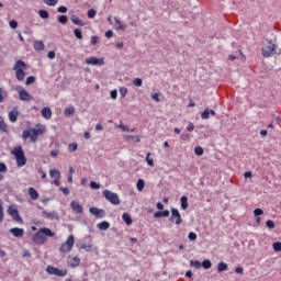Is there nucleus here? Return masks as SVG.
<instances>
[{
    "label": "nucleus",
    "mask_w": 281,
    "mask_h": 281,
    "mask_svg": "<svg viewBox=\"0 0 281 281\" xmlns=\"http://www.w3.org/2000/svg\"><path fill=\"white\" fill-rule=\"evenodd\" d=\"M43 134H45V125L37 124L30 131L24 130L22 132V139L24 142H27V138L30 137L31 142L36 143V142H38V137H41V135H43Z\"/></svg>",
    "instance_id": "nucleus-1"
},
{
    "label": "nucleus",
    "mask_w": 281,
    "mask_h": 281,
    "mask_svg": "<svg viewBox=\"0 0 281 281\" xmlns=\"http://www.w3.org/2000/svg\"><path fill=\"white\" fill-rule=\"evenodd\" d=\"M45 236L52 238L54 237V232H52V229L47 227L40 228V231L33 236V243H35L36 245H45V241L47 240Z\"/></svg>",
    "instance_id": "nucleus-2"
},
{
    "label": "nucleus",
    "mask_w": 281,
    "mask_h": 281,
    "mask_svg": "<svg viewBox=\"0 0 281 281\" xmlns=\"http://www.w3.org/2000/svg\"><path fill=\"white\" fill-rule=\"evenodd\" d=\"M278 49V44H276L272 40H266V42L261 46V54L263 58H271V56H276V52Z\"/></svg>",
    "instance_id": "nucleus-3"
},
{
    "label": "nucleus",
    "mask_w": 281,
    "mask_h": 281,
    "mask_svg": "<svg viewBox=\"0 0 281 281\" xmlns=\"http://www.w3.org/2000/svg\"><path fill=\"white\" fill-rule=\"evenodd\" d=\"M25 69H27V65H25V61L21 59L15 61L13 70L15 71L16 80H19L20 82L25 80Z\"/></svg>",
    "instance_id": "nucleus-4"
},
{
    "label": "nucleus",
    "mask_w": 281,
    "mask_h": 281,
    "mask_svg": "<svg viewBox=\"0 0 281 281\" xmlns=\"http://www.w3.org/2000/svg\"><path fill=\"white\" fill-rule=\"evenodd\" d=\"M12 155L15 157L18 168H23L25 164H27V158L25 157V153L23 151V147L19 146L12 151Z\"/></svg>",
    "instance_id": "nucleus-5"
},
{
    "label": "nucleus",
    "mask_w": 281,
    "mask_h": 281,
    "mask_svg": "<svg viewBox=\"0 0 281 281\" xmlns=\"http://www.w3.org/2000/svg\"><path fill=\"white\" fill-rule=\"evenodd\" d=\"M75 243L76 239L74 238V235L68 236L67 240L60 246L59 251L61 254H69V251L74 249Z\"/></svg>",
    "instance_id": "nucleus-6"
},
{
    "label": "nucleus",
    "mask_w": 281,
    "mask_h": 281,
    "mask_svg": "<svg viewBox=\"0 0 281 281\" xmlns=\"http://www.w3.org/2000/svg\"><path fill=\"white\" fill-rule=\"evenodd\" d=\"M102 194L106 199V201H110L112 203V205H120L121 202L117 193L111 192L109 190H104Z\"/></svg>",
    "instance_id": "nucleus-7"
},
{
    "label": "nucleus",
    "mask_w": 281,
    "mask_h": 281,
    "mask_svg": "<svg viewBox=\"0 0 281 281\" xmlns=\"http://www.w3.org/2000/svg\"><path fill=\"white\" fill-rule=\"evenodd\" d=\"M46 272L49 276H57L58 278H65V276H67V269L60 270L53 266H47Z\"/></svg>",
    "instance_id": "nucleus-8"
},
{
    "label": "nucleus",
    "mask_w": 281,
    "mask_h": 281,
    "mask_svg": "<svg viewBox=\"0 0 281 281\" xmlns=\"http://www.w3.org/2000/svg\"><path fill=\"white\" fill-rule=\"evenodd\" d=\"M169 221L170 223H175V225H181V223H183V218H181V213H179V210L171 209Z\"/></svg>",
    "instance_id": "nucleus-9"
},
{
    "label": "nucleus",
    "mask_w": 281,
    "mask_h": 281,
    "mask_svg": "<svg viewBox=\"0 0 281 281\" xmlns=\"http://www.w3.org/2000/svg\"><path fill=\"white\" fill-rule=\"evenodd\" d=\"M16 91L19 93V99L22 100V102H30L31 100H34V97H32L23 87H20Z\"/></svg>",
    "instance_id": "nucleus-10"
},
{
    "label": "nucleus",
    "mask_w": 281,
    "mask_h": 281,
    "mask_svg": "<svg viewBox=\"0 0 281 281\" xmlns=\"http://www.w3.org/2000/svg\"><path fill=\"white\" fill-rule=\"evenodd\" d=\"M49 177H50V179H53L54 186H60V170L50 169Z\"/></svg>",
    "instance_id": "nucleus-11"
},
{
    "label": "nucleus",
    "mask_w": 281,
    "mask_h": 281,
    "mask_svg": "<svg viewBox=\"0 0 281 281\" xmlns=\"http://www.w3.org/2000/svg\"><path fill=\"white\" fill-rule=\"evenodd\" d=\"M89 212L92 216H95V218H104V216H106V212L102 209L90 207Z\"/></svg>",
    "instance_id": "nucleus-12"
},
{
    "label": "nucleus",
    "mask_w": 281,
    "mask_h": 281,
    "mask_svg": "<svg viewBox=\"0 0 281 281\" xmlns=\"http://www.w3.org/2000/svg\"><path fill=\"white\" fill-rule=\"evenodd\" d=\"M70 207L75 214H83L85 207L78 201H71Z\"/></svg>",
    "instance_id": "nucleus-13"
},
{
    "label": "nucleus",
    "mask_w": 281,
    "mask_h": 281,
    "mask_svg": "<svg viewBox=\"0 0 281 281\" xmlns=\"http://www.w3.org/2000/svg\"><path fill=\"white\" fill-rule=\"evenodd\" d=\"M86 63L88 65H99V66H102V65H104V59L92 56V57L86 58Z\"/></svg>",
    "instance_id": "nucleus-14"
},
{
    "label": "nucleus",
    "mask_w": 281,
    "mask_h": 281,
    "mask_svg": "<svg viewBox=\"0 0 281 281\" xmlns=\"http://www.w3.org/2000/svg\"><path fill=\"white\" fill-rule=\"evenodd\" d=\"M67 265L68 267H70L71 269L78 267L80 265V258L79 257H71L69 256L67 258Z\"/></svg>",
    "instance_id": "nucleus-15"
},
{
    "label": "nucleus",
    "mask_w": 281,
    "mask_h": 281,
    "mask_svg": "<svg viewBox=\"0 0 281 281\" xmlns=\"http://www.w3.org/2000/svg\"><path fill=\"white\" fill-rule=\"evenodd\" d=\"M19 120V106H14L10 112H9V121L14 124Z\"/></svg>",
    "instance_id": "nucleus-16"
},
{
    "label": "nucleus",
    "mask_w": 281,
    "mask_h": 281,
    "mask_svg": "<svg viewBox=\"0 0 281 281\" xmlns=\"http://www.w3.org/2000/svg\"><path fill=\"white\" fill-rule=\"evenodd\" d=\"M8 214L12 217L13 221H21V215H19V210L10 206L8 209Z\"/></svg>",
    "instance_id": "nucleus-17"
},
{
    "label": "nucleus",
    "mask_w": 281,
    "mask_h": 281,
    "mask_svg": "<svg viewBox=\"0 0 281 281\" xmlns=\"http://www.w3.org/2000/svg\"><path fill=\"white\" fill-rule=\"evenodd\" d=\"M0 131L1 133H5V135H10L8 123H5V120H3V116H0Z\"/></svg>",
    "instance_id": "nucleus-18"
},
{
    "label": "nucleus",
    "mask_w": 281,
    "mask_h": 281,
    "mask_svg": "<svg viewBox=\"0 0 281 281\" xmlns=\"http://www.w3.org/2000/svg\"><path fill=\"white\" fill-rule=\"evenodd\" d=\"M42 116L44 117V120H52V109L48 106H45L42 109L41 111Z\"/></svg>",
    "instance_id": "nucleus-19"
},
{
    "label": "nucleus",
    "mask_w": 281,
    "mask_h": 281,
    "mask_svg": "<svg viewBox=\"0 0 281 281\" xmlns=\"http://www.w3.org/2000/svg\"><path fill=\"white\" fill-rule=\"evenodd\" d=\"M10 233L15 236V238H23L24 231L23 228L14 227L10 229Z\"/></svg>",
    "instance_id": "nucleus-20"
},
{
    "label": "nucleus",
    "mask_w": 281,
    "mask_h": 281,
    "mask_svg": "<svg viewBox=\"0 0 281 281\" xmlns=\"http://www.w3.org/2000/svg\"><path fill=\"white\" fill-rule=\"evenodd\" d=\"M210 115H216L214 110L205 109L201 114V120H210Z\"/></svg>",
    "instance_id": "nucleus-21"
},
{
    "label": "nucleus",
    "mask_w": 281,
    "mask_h": 281,
    "mask_svg": "<svg viewBox=\"0 0 281 281\" xmlns=\"http://www.w3.org/2000/svg\"><path fill=\"white\" fill-rule=\"evenodd\" d=\"M170 216V211L165 210V211H159L154 214V218H168Z\"/></svg>",
    "instance_id": "nucleus-22"
},
{
    "label": "nucleus",
    "mask_w": 281,
    "mask_h": 281,
    "mask_svg": "<svg viewBox=\"0 0 281 281\" xmlns=\"http://www.w3.org/2000/svg\"><path fill=\"white\" fill-rule=\"evenodd\" d=\"M98 229H100L101 232H106V229H109V227H111V223L103 221L101 223H99L97 225Z\"/></svg>",
    "instance_id": "nucleus-23"
},
{
    "label": "nucleus",
    "mask_w": 281,
    "mask_h": 281,
    "mask_svg": "<svg viewBox=\"0 0 281 281\" xmlns=\"http://www.w3.org/2000/svg\"><path fill=\"white\" fill-rule=\"evenodd\" d=\"M33 47L36 52H43V49H45V44L43 41H36L33 43Z\"/></svg>",
    "instance_id": "nucleus-24"
},
{
    "label": "nucleus",
    "mask_w": 281,
    "mask_h": 281,
    "mask_svg": "<svg viewBox=\"0 0 281 281\" xmlns=\"http://www.w3.org/2000/svg\"><path fill=\"white\" fill-rule=\"evenodd\" d=\"M76 113V108L74 106H68L64 110V115L65 117H71Z\"/></svg>",
    "instance_id": "nucleus-25"
},
{
    "label": "nucleus",
    "mask_w": 281,
    "mask_h": 281,
    "mask_svg": "<svg viewBox=\"0 0 281 281\" xmlns=\"http://www.w3.org/2000/svg\"><path fill=\"white\" fill-rule=\"evenodd\" d=\"M122 218L127 226L133 225V218L128 213H123Z\"/></svg>",
    "instance_id": "nucleus-26"
},
{
    "label": "nucleus",
    "mask_w": 281,
    "mask_h": 281,
    "mask_svg": "<svg viewBox=\"0 0 281 281\" xmlns=\"http://www.w3.org/2000/svg\"><path fill=\"white\" fill-rule=\"evenodd\" d=\"M29 195L32 199V201H36V199H38V191H36L34 188H30Z\"/></svg>",
    "instance_id": "nucleus-27"
},
{
    "label": "nucleus",
    "mask_w": 281,
    "mask_h": 281,
    "mask_svg": "<svg viewBox=\"0 0 281 281\" xmlns=\"http://www.w3.org/2000/svg\"><path fill=\"white\" fill-rule=\"evenodd\" d=\"M71 22H72L75 25H79L80 27H83V25H87V23L82 22V20H80L79 16H72V18H71Z\"/></svg>",
    "instance_id": "nucleus-28"
},
{
    "label": "nucleus",
    "mask_w": 281,
    "mask_h": 281,
    "mask_svg": "<svg viewBox=\"0 0 281 281\" xmlns=\"http://www.w3.org/2000/svg\"><path fill=\"white\" fill-rule=\"evenodd\" d=\"M180 203H181V209L182 210H188V196L183 195L180 199Z\"/></svg>",
    "instance_id": "nucleus-29"
},
{
    "label": "nucleus",
    "mask_w": 281,
    "mask_h": 281,
    "mask_svg": "<svg viewBox=\"0 0 281 281\" xmlns=\"http://www.w3.org/2000/svg\"><path fill=\"white\" fill-rule=\"evenodd\" d=\"M42 214L45 218H49V221H54V218H56V213L54 212L48 213L47 211H43Z\"/></svg>",
    "instance_id": "nucleus-30"
},
{
    "label": "nucleus",
    "mask_w": 281,
    "mask_h": 281,
    "mask_svg": "<svg viewBox=\"0 0 281 281\" xmlns=\"http://www.w3.org/2000/svg\"><path fill=\"white\" fill-rule=\"evenodd\" d=\"M146 186V182L144 181V179H138L137 183H136V188L138 190V192H142L144 190Z\"/></svg>",
    "instance_id": "nucleus-31"
},
{
    "label": "nucleus",
    "mask_w": 281,
    "mask_h": 281,
    "mask_svg": "<svg viewBox=\"0 0 281 281\" xmlns=\"http://www.w3.org/2000/svg\"><path fill=\"white\" fill-rule=\"evenodd\" d=\"M227 269H228L227 263H225V262H223V261L217 265V271H218L220 273L223 272V271H227Z\"/></svg>",
    "instance_id": "nucleus-32"
},
{
    "label": "nucleus",
    "mask_w": 281,
    "mask_h": 281,
    "mask_svg": "<svg viewBox=\"0 0 281 281\" xmlns=\"http://www.w3.org/2000/svg\"><path fill=\"white\" fill-rule=\"evenodd\" d=\"M69 153H76L78 150V143H71L68 145Z\"/></svg>",
    "instance_id": "nucleus-33"
},
{
    "label": "nucleus",
    "mask_w": 281,
    "mask_h": 281,
    "mask_svg": "<svg viewBox=\"0 0 281 281\" xmlns=\"http://www.w3.org/2000/svg\"><path fill=\"white\" fill-rule=\"evenodd\" d=\"M202 267L203 269H212V261H210V259L203 260Z\"/></svg>",
    "instance_id": "nucleus-34"
},
{
    "label": "nucleus",
    "mask_w": 281,
    "mask_h": 281,
    "mask_svg": "<svg viewBox=\"0 0 281 281\" xmlns=\"http://www.w3.org/2000/svg\"><path fill=\"white\" fill-rule=\"evenodd\" d=\"M38 15L41 19H49V12H47V10H40Z\"/></svg>",
    "instance_id": "nucleus-35"
},
{
    "label": "nucleus",
    "mask_w": 281,
    "mask_h": 281,
    "mask_svg": "<svg viewBox=\"0 0 281 281\" xmlns=\"http://www.w3.org/2000/svg\"><path fill=\"white\" fill-rule=\"evenodd\" d=\"M191 267H194V269H201L202 263L199 260H191L190 261Z\"/></svg>",
    "instance_id": "nucleus-36"
},
{
    "label": "nucleus",
    "mask_w": 281,
    "mask_h": 281,
    "mask_svg": "<svg viewBox=\"0 0 281 281\" xmlns=\"http://www.w3.org/2000/svg\"><path fill=\"white\" fill-rule=\"evenodd\" d=\"M5 98H8V92L3 88H0V103L3 102Z\"/></svg>",
    "instance_id": "nucleus-37"
},
{
    "label": "nucleus",
    "mask_w": 281,
    "mask_h": 281,
    "mask_svg": "<svg viewBox=\"0 0 281 281\" xmlns=\"http://www.w3.org/2000/svg\"><path fill=\"white\" fill-rule=\"evenodd\" d=\"M74 34L76 38H78L79 41H82V31L80 29H75Z\"/></svg>",
    "instance_id": "nucleus-38"
},
{
    "label": "nucleus",
    "mask_w": 281,
    "mask_h": 281,
    "mask_svg": "<svg viewBox=\"0 0 281 281\" xmlns=\"http://www.w3.org/2000/svg\"><path fill=\"white\" fill-rule=\"evenodd\" d=\"M150 155H151L150 153H147L146 161H147L148 166L153 167V166H155V160L153 158H150Z\"/></svg>",
    "instance_id": "nucleus-39"
},
{
    "label": "nucleus",
    "mask_w": 281,
    "mask_h": 281,
    "mask_svg": "<svg viewBox=\"0 0 281 281\" xmlns=\"http://www.w3.org/2000/svg\"><path fill=\"white\" fill-rule=\"evenodd\" d=\"M95 14H98V11L94 9L88 10V19H95Z\"/></svg>",
    "instance_id": "nucleus-40"
},
{
    "label": "nucleus",
    "mask_w": 281,
    "mask_h": 281,
    "mask_svg": "<svg viewBox=\"0 0 281 281\" xmlns=\"http://www.w3.org/2000/svg\"><path fill=\"white\" fill-rule=\"evenodd\" d=\"M266 226L268 227V229H276V223L271 220H268L266 222Z\"/></svg>",
    "instance_id": "nucleus-41"
},
{
    "label": "nucleus",
    "mask_w": 281,
    "mask_h": 281,
    "mask_svg": "<svg viewBox=\"0 0 281 281\" xmlns=\"http://www.w3.org/2000/svg\"><path fill=\"white\" fill-rule=\"evenodd\" d=\"M9 26L11 27V30H16L19 27V22H16V20H11L9 22Z\"/></svg>",
    "instance_id": "nucleus-42"
},
{
    "label": "nucleus",
    "mask_w": 281,
    "mask_h": 281,
    "mask_svg": "<svg viewBox=\"0 0 281 281\" xmlns=\"http://www.w3.org/2000/svg\"><path fill=\"white\" fill-rule=\"evenodd\" d=\"M36 82V77L30 76L26 78L25 85H34Z\"/></svg>",
    "instance_id": "nucleus-43"
},
{
    "label": "nucleus",
    "mask_w": 281,
    "mask_h": 281,
    "mask_svg": "<svg viewBox=\"0 0 281 281\" xmlns=\"http://www.w3.org/2000/svg\"><path fill=\"white\" fill-rule=\"evenodd\" d=\"M46 5L54 7L58 3V0H43Z\"/></svg>",
    "instance_id": "nucleus-44"
},
{
    "label": "nucleus",
    "mask_w": 281,
    "mask_h": 281,
    "mask_svg": "<svg viewBox=\"0 0 281 281\" xmlns=\"http://www.w3.org/2000/svg\"><path fill=\"white\" fill-rule=\"evenodd\" d=\"M4 213H3V203L0 201V223H3Z\"/></svg>",
    "instance_id": "nucleus-45"
},
{
    "label": "nucleus",
    "mask_w": 281,
    "mask_h": 281,
    "mask_svg": "<svg viewBox=\"0 0 281 281\" xmlns=\"http://www.w3.org/2000/svg\"><path fill=\"white\" fill-rule=\"evenodd\" d=\"M272 248L274 251H281V243L280 241L273 243Z\"/></svg>",
    "instance_id": "nucleus-46"
},
{
    "label": "nucleus",
    "mask_w": 281,
    "mask_h": 281,
    "mask_svg": "<svg viewBox=\"0 0 281 281\" xmlns=\"http://www.w3.org/2000/svg\"><path fill=\"white\" fill-rule=\"evenodd\" d=\"M194 153H195V155H199V157H201V155H203V147L196 146L194 148Z\"/></svg>",
    "instance_id": "nucleus-47"
},
{
    "label": "nucleus",
    "mask_w": 281,
    "mask_h": 281,
    "mask_svg": "<svg viewBox=\"0 0 281 281\" xmlns=\"http://www.w3.org/2000/svg\"><path fill=\"white\" fill-rule=\"evenodd\" d=\"M126 93H128V89H126V87H122L120 89V94L122 98H126Z\"/></svg>",
    "instance_id": "nucleus-48"
},
{
    "label": "nucleus",
    "mask_w": 281,
    "mask_h": 281,
    "mask_svg": "<svg viewBox=\"0 0 281 281\" xmlns=\"http://www.w3.org/2000/svg\"><path fill=\"white\" fill-rule=\"evenodd\" d=\"M90 188L92 190H100V184L98 182H95V181H91L90 182Z\"/></svg>",
    "instance_id": "nucleus-49"
},
{
    "label": "nucleus",
    "mask_w": 281,
    "mask_h": 281,
    "mask_svg": "<svg viewBox=\"0 0 281 281\" xmlns=\"http://www.w3.org/2000/svg\"><path fill=\"white\" fill-rule=\"evenodd\" d=\"M58 21H59L63 25H65V23H67V21H69V19L67 18V15H60V16L58 18Z\"/></svg>",
    "instance_id": "nucleus-50"
},
{
    "label": "nucleus",
    "mask_w": 281,
    "mask_h": 281,
    "mask_svg": "<svg viewBox=\"0 0 281 281\" xmlns=\"http://www.w3.org/2000/svg\"><path fill=\"white\" fill-rule=\"evenodd\" d=\"M133 85H134L135 87H142V85H143L142 78H136V79H134V80H133Z\"/></svg>",
    "instance_id": "nucleus-51"
},
{
    "label": "nucleus",
    "mask_w": 281,
    "mask_h": 281,
    "mask_svg": "<svg viewBox=\"0 0 281 281\" xmlns=\"http://www.w3.org/2000/svg\"><path fill=\"white\" fill-rule=\"evenodd\" d=\"M254 214L255 216H262V214H265V211H262V209H255Z\"/></svg>",
    "instance_id": "nucleus-52"
},
{
    "label": "nucleus",
    "mask_w": 281,
    "mask_h": 281,
    "mask_svg": "<svg viewBox=\"0 0 281 281\" xmlns=\"http://www.w3.org/2000/svg\"><path fill=\"white\" fill-rule=\"evenodd\" d=\"M57 12H60L61 14L67 13V7H65V5L58 7V8H57Z\"/></svg>",
    "instance_id": "nucleus-53"
},
{
    "label": "nucleus",
    "mask_w": 281,
    "mask_h": 281,
    "mask_svg": "<svg viewBox=\"0 0 281 281\" xmlns=\"http://www.w3.org/2000/svg\"><path fill=\"white\" fill-rule=\"evenodd\" d=\"M151 99H153L155 102H161V100L159 99V92H156V93L151 94Z\"/></svg>",
    "instance_id": "nucleus-54"
},
{
    "label": "nucleus",
    "mask_w": 281,
    "mask_h": 281,
    "mask_svg": "<svg viewBox=\"0 0 281 281\" xmlns=\"http://www.w3.org/2000/svg\"><path fill=\"white\" fill-rule=\"evenodd\" d=\"M99 41H100V37H98V36H92L91 37V45H98V43H99Z\"/></svg>",
    "instance_id": "nucleus-55"
},
{
    "label": "nucleus",
    "mask_w": 281,
    "mask_h": 281,
    "mask_svg": "<svg viewBox=\"0 0 281 281\" xmlns=\"http://www.w3.org/2000/svg\"><path fill=\"white\" fill-rule=\"evenodd\" d=\"M188 238L189 240H196V233L194 232L189 233Z\"/></svg>",
    "instance_id": "nucleus-56"
},
{
    "label": "nucleus",
    "mask_w": 281,
    "mask_h": 281,
    "mask_svg": "<svg viewBox=\"0 0 281 281\" xmlns=\"http://www.w3.org/2000/svg\"><path fill=\"white\" fill-rule=\"evenodd\" d=\"M0 172H8V167L3 162H0Z\"/></svg>",
    "instance_id": "nucleus-57"
},
{
    "label": "nucleus",
    "mask_w": 281,
    "mask_h": 281,
    "mask_svg": "<svg viewBox=\"0 0 281 281\" xmlns=\"http://www.w3.org/2000/svg\"><path fill=\"white\" fill-rule=\"evenodd\" d=\"M47 56H48L49 60H54V58H56V52L50 50V52H48Z\"/></svg>",
    "instance_id": "nucleus-58"
},
{
    "label": "nucleus",
    "mask_w": 281,
    "mask_h": 281,
    "mask_svg": "<svg viewBox=\"0 0 281 281\" xmlns=\"http://www.w3.org/2000/svg\"><path fill=\"white\" fill-rule=\"evenodd\" d=\"M58 155H60V150H58V149H54V150H52L50 151V157H57Z\"/></svg>",
    "instance_id": "nucleus-59"
},
{
    "label": "nucleus",
    "mask_w": 281,
    "mask_h": 281,
    "mask_svg": "<svg viewBox=\"0 0 281 281\" xmlns=\"http://www.w3.org/2000/svg\"><path fill=\"white\" fill-rule=\"evenodd\" d=\"M112 100H117V90H112L110 93Z\"/></svg>",
    "instance_id": "nucleus-60"
},
{
    "label": "nucleus",
    "mask_w": 281,
    "mask_h": 281,
    "mask_svg": "<svg viewBox=\"0 0 281 281\" xmlns=\"http://www.w3.org/2000/svg\"><path fill=\"white\" fill-rule=\"evenodd\" d=\"M23 258H32V252H30V250L25 249L23 251Z\"/></svg>",
    "instance_id": "nucleus-61"
},
{
    "label": "nucleus",
    "mask_w": 281,
    "mask_h": 281,
    "mask_svg": "<svg viewBox=\"0 0 281 281\" xmlns=\"http://www.w3.org/2000/svg\"><path fill=\"white\" fill-rule=\"evenodd\" d=\"M81 249H85V251H91V245L83 244L81 245Z\"/></svg>",
    "instance_id": "nucleus-62"
},
{
    "label": "nucleus",
    "mask_w": 281,
    "mask_h": 281,
    "mask_svg": "<svg viewBox=\"0 0 281 281\" xmlns=\"http://www.w3.org/2000/svg\"><path fill=\"white\" fill-rule=\"evenodd\" d=\"M105 36H106V38H112V36H113V31H111V30L106 31V32H105Z\"/></svg>",
    "instance_id": "nucleus-63"
},
{
    "label": "nucleus",
    "mask_w": 281,
    "mask_h": 281,
    "mask_svg": "<svg viewBox=\"0 0 281 281\" xmlns=\"http://www.w3.org/2000/svg\"><path fill=\"white\" fill-rule=\"evenodd\" d=\"M60 192H63V194H69V189H67V188H60Z\"/></svg>",
    "instance_id": "nucleus-64"
}]
</instances>
